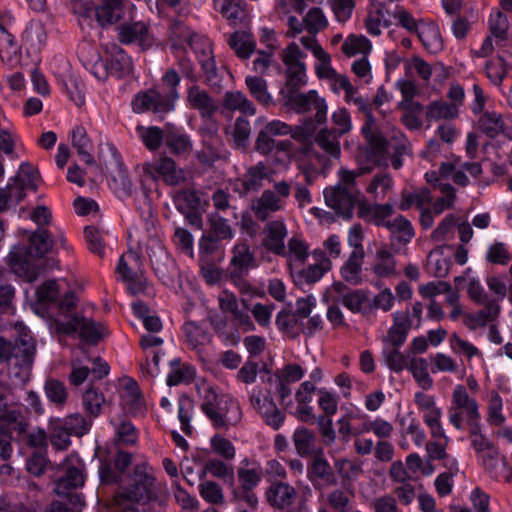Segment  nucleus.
<instances>
[{"instance_id": "36", "label": "nucleus", "mask_w": 512, "mask_h": 512, "mask_svg": "<svg viewBox=\"0 0 512 512\" xmlns=\"http://www.w3.org/2000/svg\"><path fill=\"white\" fill-rule=\"evenodd\" d=\"M371 270L378 278H390L398 275L396 259L386 246L377 249Z\"/></svg>"}, {"instance_id": "18", "label": "nucleus", "mask_w": 512, "mask_h": 512, "mask_svg": "<svg viewBox=\"0 0 512 512\" xmlns=\"http://www.w3.org/2000/svg\"><path fill=\"white\" fill-rule=\"evenodd\" d=\"M132 108L136 113L152 111L162 115L174 109L173 96H163L162 89L154 87L137 93L132 101Z\"/></svg>"}, {"instance_id": "16", "label": "nucleus", "mask_w": 512, "mask_h": 512, "mask_svg": "<svg viewBox=\"0 0 512 512\" xmlns=\"http://www.w3.org/2000/svg\"><path fill=\"white\" fill-rule=\"evenodd\" d=\"M291 187L286 181L274 184V190H265L261 196L253 202L252 209L260 220L267 219L272 213L280 211L285 205V200L290 195Z\"/></svg>"}, {"instance_id": "64", "label": "nucleus", "mask_w": 512, "mask_h": 512, "mask_svg": "<svg viewBox=\"0 0 512 512\" xmlns=\"http://www.w3.org/2000/svg\"><path fill=\"white\" fill-rule=\"evenodd\" d=\"M56 427H65L72 435L83 436L90 430V423L78 413L68 415L65 418H56Z\"/></svg>"}, {"instance_id": "44", "label": "nucleus", "mask_w": 512, "mask_h": 512, "mask_svg": "<svg viewBox=\"0 0 512 512\" xmlns=\"http://www.w3.org/2000/svg\"><path fill=\"white\" fill-rule=\"evenodd\" d=\"M460 111L456 105H452L444 100H435L429 103L425 110L426 118L429 121L446 120L451 121L456 119Z\"/></svg>"}, {"instance_id": "49", "label": "nucleus", "mask_w": 512, "mask_h": 512, "mask_svg": "<svg viewBox=\"0 0 512 512\" xmlns=\"http://www.w3.org/2000/svg\"><path fill=\"white\" fill-rule=\"evenodd\" d=\"M233 273L241 275L251 268L255 267V259L249 248L245 244H237L233 250L231 259Z\"/></svg>"}, {"instance_id": "32", "label": "nucleus", "mask_w": 512, "mask_h": 512, "mask_svg": "<svg viewBox=\"0 0 512 512\" xmlns=\"http://www.w3.org/2000/svg\"><path fill=\"white\" fill-rule=\"evenodd\" d=\"M411 326L408 313L396 311L393 314V324L383 338V345L401 346L405 343Z\"/></svg>"}, {"instance_id": "7", "label": "nucleus", "mask_w": 512, "mask_h": 512, "mask_svg": "<svg viewBox=\"0 0 512 512\" xmlns=\"http://www.w3.org/2000/svg\"><path fill=\"white\" fill-rule=\"evenodd\" d=\"M39 303L44 306L57 305L59 313L56 318L64 319L76 306V297L64 279L44 282L36 291Z\"/></svg>"}, {"instance_id": "29", "label": "nucleus", "mask_w": 512, "mask_h": 512, "mask_svg": "<svg viewBox=\"0 0 512 512\" xmlns=\"http://www.w3.org/2000/svg\"><path fill=\"white\" fill-rule=\"evenodd\" d=\"M120 399L123 408L132 415L144 413L143 400L136 381L131 378L124 379L120 389Z\"/></svg>"}, {"instance_id": "26", "label": "nucleus", "mask_w": 512, "mask_h": 512, "mask_svg": "<svg viewBox=\"0 0 512 512\" xmlns=\"http://www.w3.org/2000/svg\"><path fill=\"white\" fill-rule=\"evenodd\" d=\"M237 478L244 493L252 492L262 481L263 468L258 461L244 458L239 463Z\"/></svg>"}, {"instance_id": "31", "label": "nucleus", "mask_w": 512, "mask_h": 512, "mask_svg": "<svg viewBox=\"0 0 512 512\" xmlns=\"http://www.w3.org/2000/svg\"><path fill=\"white\" fill-rule=\"evenodd\" d=\"M218 302L221 311L232 315L246 331L254 328L248 313L245 310L240 309L239 301L232 292H229L228 290L220 292Z\"/></svg>"}, {"instance_id": "46", "label": "nucleus", "mask_w": 512, "mask_h": 512, "mask_svg": "<svg viewBox=\"0 0 512 512\" xmlns=\"http://www.w3.org/2000/svg\"><path fill=\"white\" fill-rule=\"evenodd\" d=\"M394 213V205L392 203L373 204L361 207V215L367 220L375 223L377 226H384L392 220L389 218Z\"/></svg>"}, {"instance_id": "13", "label": "nucleus", "mask_w": 512, "mask_h": 512, "mask_svg": "<svg viewBox=\"0 0 512 512\" xmlns=\"http://www.w3.org/2000/svg\"><path fill=\"white\" fill-rule=\"evenodd\" d=\"M267 502L274 509L284 512H312L303 500L296 503V489L285 482L274 481L265 492Z\"/></svg>"}, {"instance_id": "63", "label": "nucleus", "mask_w": 512, "mask_h": 512, "mask_svg": "<svg viewBox=\"0 0 512 512\" xmlns=\"http://www.w3.org/2000/svg\"><path fill=\"white\" fill-rule=\"evenodd\" d=\"M486 421L491 426L497 427L502 426L506 421L503 414V400L496 391H492L488 396Z\"/></svg>"}, {"instance_id": "59", "label": "nucleus", "mask_w": 512, "mask_h": 512, "mask_svg": "<svg viewBox=\"0 0 512 512\" xmlns=\"http://www.w3.org/2000/svg\"><path fill=\"white\" fill-rule=\"evenodd\" d=\"M432 201L431 192L426 188H421L413 192H405L402 194L401 201L399 203V209L406 211L411 207L415 206L420 210L429 205Z\"/></svg>"}, {"instance_id": "27", "label": "nucleus", "mask_w": 512, "mask_h": 512, "mask_svg": "<svg viewBox=\"0 0 512 512\" xmlns=\"http://www.w3.org/2000/svg\"><path fill=\"white\" fill-rule=\"evenodd\" d=\"M106 62L111 75L121 78L131 73L133 69L132 58L117 44L105 47Z\"/></svg>"}, {"instance_id": "10", "label": "nucleus", "mask_w": 512, "mask_h": 512, "mask_svg": "<svg viewBox=\"0 0 512 512\" xmlns=\"http://www.w3.org/2000/svg\"><path fill=\"white\" fill-rule=\"evenodd\" d=\"M272 389L274 386H270L267 376L262 375L259 385L254 387L250 393V403L269 426L279 429L284 421V416L271 398Z\"/></svg>"}, {"instance_id": "23", "label": "nucleus", "mask_w": 512, "mask_h": 512, "mask_svg": "<svg viewBox=\"0 0 512 512\" xmlns=\"http://www.w3.org/2000/svg\"><path fill=\"white\" fill-rule=\"evenodd\" d=\"M441 176L446 179H452L456 184L466 186L469 184L470 175L473 178L478 177L482 168L479 163L462 162L460 159L442 163L440 167Z\"/></svg>"}, {"instance_id": "42", "label": "nucleus", "mask_w": 512, "mask_h": 512, "mask_svg": "<svg viewBox=\"0 0 512 512\" xmlns=\"http://www.w3.org/2000/svg\"><path fill=\"white\" fill-rule=\"evenodd\" d=\"M268 161L275 172L286 171L292 162V142L280 140L275 144Z\"/></svg>"}, {"instance_id": "4", "label": "nucleus", "mask_w": 512, "mask_h": 512, "mask_svg": "<svg viewBox=\"0 0 512 512\" xmlns=\"http://www.w3.org/2000/svg\"><path fill=\"white\" fill-rule=\"evenodd\" d=\"M360 175L359 170L340 169L338 172L339 182L333 187L326 188L323 192L326 205L337 214L350 217L360 195L356 184V179Z\"/></svg>"}, {"instance_id": "37", "label": "nucleus", "mask_w": 512, "mask_h": 512, "mask_svg": "<svg viewBox=\"0 0 512 512\" xmlns=\"http://www.w3.org/2000/svg\"><path fill=\"white\" fill-rule=\"evenodd\" d=\"M287 236V229L282 221L276 220L268 223L264 230V245L276 254L285 253L284 240Z\"/></svg>"}, {"instance_id": "53", "label": "nucleus", "mask_w": 512, "mask_h": 512, "mask_svg": "<svg viewBox=\"0 0 512 512\" xmlns=\"http://www.w3.org/2000/svg\"><path fill=\"white\" fill-rule=\"evenodd\" d=\"M489 31L496 43L502 45L508 39L509 21L501 11L490 13L488 19Z\"/></svg>"}, {"instance_id": "9", "label": "nucleus", "mask_w": 512, "mask_h": 512, "mask_svg": "<svg viewBox=\"0 0 512 512\" xmlns=\"http://www.w3.org/2000/svg\"><path fill=\"white\" fill-rule=\"evenodd\" d=\"M373 125L374 118L368 113L366 123L362 127V133L375 155L388 157L395 154L399 157L407 153L408 142L402 133H396L390 140H387L381 134L373 132Z\"/></svg>"}, {"instance_id": "5", "label": "nucleus", "mask_w": 512, "mask_h": 512, "mask_svg": "<svg viewBox=\"0 0 512 512\" xmlns=\"http://www.w3.org/2000/svg\"><path fill=\"white\" fill-rule=\"evenodd\" d=\"M315 130L316 128L311 120L305 121L295 127H291L280 120H272L258 133L255 149L260 154H269L274 149L275 144H277L273 139V137L276 136L290 135L296 141L306 143L313 137Z\"/></svg>"}, {"instance_id": "15", "label": "nucleus", "mask_w": 512, "mask_h": 512, "mask_svg": "<svg viewBox=\"0 0 512 512\" xmlns=\"http://www.w3.org/2000/svg\"><path fill=\"white\" fill-rule=\"evenodd\" d=\"M117 30L121 43L135 44L141 50H150L164 45V40L159 37L157 32L141 21L123 24Z\"/></svg>"}, {"instance_id": "39", "label": "nucleus", "mask_w": 512, "mask_h": 512, "mask_svg": "<svg viewBox=\"0 0 512 512\" xmlns=\"http://www.w3.org/2000/svg\"><path fill=\"white\" fill-rule=\"evenodd\" d=\"M480 128L490 137H496L503 133L512 134V122L503 120L502 116L496 112H486L479 120Z\"/></svg>"}, {"instance_id": "24", "label": "nucleus", "mask_w": 512, "mask_h": 512, "mask_svg": "<svg viewBox=\"0 0 512 512\" xmlns=\"http://www.w3.org/2000/svg\"><path fill=\"white\" fill-rule=\"evenodd\" d=\"M300 42L302 46L309 50L315 58L314 70L316 76L320 80H324L327 77L334 75L336 70L333 68L332 58L330 54L318 43L316 38L301 37Z\"/></svg>"}, {"instance_id": "6", "label": "nucleus", "mask_w": 512, "mask_h": 512, "mask_svg": "<svg viewBox=\"0 0 512 512\" xmlns=\"http://www.w3.org/2000/svg\"><path fill=\"white\" fill-rule=\"evenodd\" d=\"M39 178V172L32 164L22 162L17 174L0 189V211L16 207L29 192L35 191Z\"/></svg>"}, {"instance_id": "20", "label": "nucleus", "mask_w": 512, "mask_h": 512, "mask_svg": "<svg viewBox=\"0 0 512 512\" xmlns=\"http://www.w3.org/2000/svg\"><path fill=\"white\" fill-rule=\"evenodd\" d=\"M65 475L61 477L55 486V493L66 495L70 489L83 486L85 481L84 463L76 454L67 456L64 462Z\"/></svg>"}, {"instance_id": "57", "label": "nucleus", "mask_w": 512, "mask_h": 512, "mask_svg": "<svg viewBox=\"0 0 512 512\" xmlns=\"http://www.w3.org/2000/svg\"><path fill=\"white\" fill-rule=\"evenodd\" d=\"M284 254L292 272L300 268L308 257V246L299 238H291L288 243V251H285Z\"/></svg>"}, {"instance_id": "61", "label": "nucleus", "mask_w": 512, "mask_h": 512, "mask_svg": "<svg viewBox=\"0 0 512 512\" xmlns=\"http://www.w3.org/2000/svg\"><path fill=\"white\" fill-rule=\"evenodd\" d=\"M72 145L77 150L81 160L86 164H93L94 159L90 153L91 143L86 130L81 127H75L71 132Z\"/></svg>"}, {"instance_id": "1", "label": "nucleus", "mask_w": 512, "mask_h": 512, "mask_svg": "<svg viewBox=\"0 0 512 512\" xmlns=\"http://www.w3.org/2000/svg\"><path fill=\"white\" fill-rule=\"evenodd\" d=\"M160 487L153 475L138 467L130 478L129 485L121 488L114 499L122 512H151L159 499Z\"/></svg>"}, {"instance_id": "30", "label": "nucleus", "mask_w": 512, "mask_h": 512, "mask_svg": "<svg viewBox=\"0 0 512 512\" xmlns=\"http://www.w3.org/2000/svg\"><path fill=\"white\" fill-rule=\"evenodd\" d=\"M485 472L495 481L510 482L512 479V469L509 467L505 458L500 455L498 449L484 459L479 461Z\"/></svg>"}, {"instance_id": "33", "label": "nucleus", "mask_w": 512, "mask_h": 512, "mask_svg": "<svg viewBox=\"0 0 512 512\" xmlns=\"http://www.w3.org/2000/svg\"><path fill=\"white\" fill-rule=\"evenodd\" d=\"M452 406L461 410L468 420V424L477 423L480 418L479 406L474 398L468 395L466 388L457 385L452 394Z\"/></svg>"}, {"instance_id": "60", "label": "nucleus", "mask_w": 512, "mask_h": 512, "mask_svg": "<svg viewBox=\"0 0 512 512\" xmlns=\"http://www.w3.org/2000/svg\"><path fill=\"white\" fill-rule=\"evenodd\" d=\"M224 106L248 116L256 113L253 103L240 91L227 92L224 97Z\"/></svg>"}, {"instance_id": "17", "label": "nucleus", "mask_w": 512, "mask_h": 512, "mask_svg": "<svg viewBox=\"0 0 512 512\" xmlns=\"http://www.w3.org/2000/svg\"><path fill=\"white\" fill-rule=\"evenodd\" d=\"M281 59L286 68L287 85L299 88L307 83L305 54L295 43H290L281 54Z\"/></svg>"}, {"instance_id": "25", "label": "nucleus", "mask_w": 512, "mask_h": 512, "mask_svg": "<svg viewBox=\"0 0 512 512\" xmlns=\"http://www.w3.org/2000/svg\"><path fill=\"white\" fill-rule=\"evenodd\" d=\"M307 477L316 489H324L337 483L335 474L323 455L313 457L307 468Z\"/></svg>"}, {"instance_id": "51", "label": "nucleus", "mask_w": 512, "mask_h": 512, "mask_svg": "<svg viewBox=\"0 0 512 512\" xmlns=\"http://www.w3.org/2000/svg\"><path fill=\"white\" fill-rule=\"evenodd\" d=\"M47 33L41 22H31L24 32L25 45L32 52H39L46 44Z\"/></svg>"}, {"instance_id": "22", "label": "nucleus", "mask_w": 512, "mask_h": 512, "mask_svg": "<svg viewBox=\"0 0 512 512\" xmlns=\"http://www.w3.org/2000/svg\"><path fill=\"white\" fill-rule=\"evenodd\" d=\"M305 372L306 370L299 364L289 363L282 368L280 375L267 373L266 376L270 386H274L275 392L284 401L291 394L288 385L301 380Z\"/></svg>"}, {"instance_id": "19", "label": "nucleus", "mask_w": 512, "mask_h": 512, "mask_svg": "<svg viewBox=\"0 0 512 512\" xmlns=\"http://www.w3.org/2000/svg\"><path fill=\"white\" fill-rule=\"evenodd\" d=\"M144 172L151 178L162 179L168 185H179L185 179V173L175 162L167 157L154 159L144 165Z\"/></svg>"}, {"instance_id": "35", "label": "nucleus", "mask_w": 512, "mask_h": 512, "mask_svg": "<svg viewBox=\"0 0 512 512\" xmlns=\"http://www.w3.org/2000/svg\"><path fill=\"white\" fill-rule=\"evenodd\" d=\"M269 175L270 173L266 165L263 162H259L250 167L244 177L238 180L235 190L241 195L256 191L262 186L263 180L268 178Z\"/></svg>"}, {"instance_id": "28", "label": "nucleus", "mask_w": 512, "mask_h": 512, "mask_svg": "<svg viewBox=\"0 0 512 512\" xmlns=\"http://www.w3.org/2000/svg\"><path fill=\"white\" fill-rule=\"evenodd\" d=\"M126 8L132 13L136 7L127 0H103L102 4L96 8L95 14L101 25H110L122 19Z\"/></svg>"}, {"instance_id": "14", "label": "nucleus", "mask_w": 512, "mask_h": 512, "mask_svg": "<svg viewBox=\"0 0 512 512\" xmlns=\"http://www.w3.org/2000/svg\"><path fill=\"white\" fill-rule=\"evenodd\" d=\"M175 29L179 34L173 30L172 36L178 37L181 40H188L190 47L194 50L196 57L205 73L206 79L213 82L216 77V64L211 47V42L207 38H202L196 34L192 35L190 31L183 25H176Z\"/></svg>"}, {"instance_id": "3", "label": "nucleus", "mask_w": 512, "mask_h": 512, "mask_svg": "<svg viewBox=\"0 0 512 512\" xmlns=\"http://www.w3.org/2000/svg\"><path fill=\"white\" fill-rule=\"evenodd\" d=\"M204 398L200 409L216 429H229L242 419L239 402L231 395L218 398L211 387L204 388Z\"/></svg>"}, {"instance_id": "48", "label": "nucleus", "mask_w": 512, "mask_h": 512, "mask_svg": "<svg viewBox=\"0 0 512 512\" xmlns=\"http://www.w3.org/2000/svg\"><path fill=\"white\" fill-rule=\"evenodd\" d=\"M406 369L423 390L433 387L434 381L428 372V363L424 358L412 356Z\"/></svg>"}, {"instance_id": "50", "label": "nucleus", "mask_w": 512, "mask_h": 512, "mask_svg": "<svg viewBox=\"0 0 512 512\" xmlns=\"http://www.w3.org/2000/svg\"><path fill=\"white\" fill-rule=\"evenodd\" d=\"M364 256L359 252H351L349 258L341 267V275L343 279L353 285L362 282V264Z\"/></svg>"}, {"instance_id": "41", "label": "nucleus", "mask_w": 512, "mask_h": 512, "mask_svg": "<svg viewBox=\"0 0 512 512\" xmlns=\"http://www.w3.org/2000/svg\"><path fill=\"white\" fill-rule=\"evenodd\" d=\"M480 304L484 305L482 310L468 315L467 324L470 329L483 327L488 323L495 321L500 314L501 306L498 301H489Z\"/></svg>"}, {"instance_id": "45", "label": "nucleus", "mask_w": 512, "mask_h": 512, "mask_svg": "<svg viewBox=\"0 0 512 512\" xmlns=\"http://www.w3.org/2000/svg\"><path fill=\"white\" fill-rule=\"evenodd\" d=\"M400 346L383 345L382 358L384 364L393 372H402L408 367L413 356L411 353L404 354L399 350Z\"/></svg>"}, {"instance_id": "58", "label": "nucleus", "mask_w": 512, "mask_h": 512, "mask_svg": "<svg viewBox=\"0 0 512 512\" xmlns=\"http://www.w3.org/2000/svg\"><path fill=\"white\" fill-rule=\"evenodd\" d=\"M196 371L193 366L181 364L180 360L171 362V371L167 375V384L177 386L182 383H190L195 377Z\"/></svg>"}, {"instance_id": "47", "label": "nucleus", "mask_w": 512, "mask_h": 512, "mask_svg": "<svg viewBox=\"0 0 512 512\" xmlns=\"http://www.w3.org/2000/svg\"><path fill=\"white\" fill-rule=\"evenodd\" d=\"M341 50L348 57H367L372 51V43L364 35L351 34L343 41Z\"/></svg>"}, {"instance_id": "55", "label": "nucleus", "mask_w": 512, "mask_h": 512, "mask_svg": "<svg viewBox=\"0 0 512 512\" xmlns=\"http://www.w3.org/2000/svg\"><path fill=\"white\" fill-rule=\"evenodd\" d=\"M188 101L190 105L198 109L203 116H210L216 109L214 101L197 86H192L188 90Z\"/></svg>"}, {"instance_id": "43", "label": "nucleus", "mask_w": 512, "mask_h": 512, "mask_svg": "<svg viewBox=\"0 0 512 512\" xmlns=\"http://www.w3.org/2000/svg\"><path fill=\"white\" fill-rule=\"evenodd\" d=\"M470 426L469 438L478 462L498 449L482 432L479 423Z\"/></svg>"}, {"instance_id": "56", "label": "nucleus", "mask_w": 512, "mask_h": 512, "mask_svg": "<svg viewBox=\"0 0 512 512\" xmlns=\"http://www.w3.org/2000/svg\"><path fill=\"white\" fill-rule=\"evenodd\" d=\"M187 343L195 350L201 349L210 342V334L196 322H187L183 326Z\"/></svg>"}, {"instance_id": "11", "label": "nucleus", "mask_w": 512, "mask_h": 512, "mask_svg": "<svg viewBox=\"0 0 512 512\" xmlns=\"http://www.w3.org/2000/svg\"><path fill=\"white\" fill-rule=\"evenodd\" d=\"M334 131H321L316 137L318 146L330 157L339 158L340 142L339 137L352 129L350 114L345 108H338L331 115Z\"/></svg>"}, {"instance_id": "21", "label": "nucleus", "mask_w": 512, "mask_h": 512, "mask_svg": "<svg viewBox=\"0 0 512 512\" xmlns=\"http://www.w3.org/2000/svg\"><path fill=\"white\" fill-rule=\"evenodd\" d=\"M312 257L315 261L314 264L309 265L307 268L300 267L291 272L296 284L316 283L331 269V260L324 251L314 250Z\"/></svg>"}, {"instance_id": "40", "label": "nucleus", "mask_w": 512, "mask_h": 512, "mask_svg": "<svg viewBox=\"0 0 512 512\" xmlns=\"http://www.w3.org/2000/svg\"><path fill=\"white\" fill-rule=\"evenodd\" d=\"M419 40L423 47L430 53H438L443 49V40L438 25L433 22L422 23L418 28Z\"/></svg>"}, {"instance_id": "62", "label": "nucleus", "mask_w": 512, "mask_h": 512, "mask_svg": "<svg viewBox=\"0 0 512 512\" xmlns=\"http://www.w3.org/2000/svg\"><path fill=\"white\" fill-rule=\"evenodd\" d=\"M245 83L250 94L256 101L265 106L272 104L273 97L268 92L266 80L258 76H247Z\"/></svg>"}, {"instance_id": "8", "label": "nucleus", "mask_w": 512, "mask_h": 512, "mask_svg": "<svg viewBox=\"0 0 512 512\" xmlns=\"http://www.w3.org/2000/svg\"><path fill=\"white\" fill-rule=\"evenodd\" d=\"M57 329L66 335H77L83 342L96 344L107 333V329L100 323L80 317L73 311L64 319L55 318Z\"/></svg>"}, {"instance_id": "34", "label": "nucleus", "mask_w": 512, "mask_h": 512, "mask_svg": "<svg viewBox=\"0 0 512 512\" xmlns=\"http://www.w3.org/2000/svg\"><path fill=\"white\" fill-rule=\"evenodd\" d=\"M389 17L390 11L383 2H373L365 19V28L368 34L380 36L382 29L390 24Z\"/></svg>"}, {"instance_id": "2", "label": "nucleus", "mask_w": 512, "mask_h": 512, "mask_svg": "<svg viewBox=\"0 0 512 512\" xmlns=\"http://www.w3.org/2000/svg\"><path fill=\"white\" fill-rule=\"evenodd\" d=\"M28 239L29 247L15 245L11 249L8 259L11 270L16 276L33 282L37 279L38 273L31 264V258L46 255L51 250L53 241L44 229L31 232Z\"/></svg>"}, {"instance_id": "12", "label": "nucleus", "mask_w": 512, "mask_h": 512, "mask_svg": "<svg viewBox=\"0 0 512 512\" xmlns=\"http://www.w3.org/2000/svg\"><path fill=\"white\" fill-rule=\"evenodd\" d=\"M281 94L284 104L290 109L297 113H306L314 109L316 121L319 124H323L326 121L328 105L317 90L312 89L306 93L282 90Z\"/></svg>"}, {"instance_id": "38", "label": "nucleus", "mask_w": 512, "mask_h": 512, "mask_svg": "<svg viewBox=\"0 0 512 512\" xmlns=\"http://www.w3.org/2000/svg\"><path fill=\"white\" fill-rule=\"evenodd\" d=\"M135 261L137 262L138 256L136 253L132 251H128L126 254H123L116 266V272L119 275V277L126 281L127 288L132 294L140 293L145 288V281L142 279H139L137 281L134 280L133 273L128 268V262L127 261Z\"/></svg>"}, {"instance_id": "52", "label": "nucleus", "mask_w": 512, "mask_h": 512, "mask_svg": "<svg viewBox=\"0 0 512 512\" xmlns=\"http://www.w3.org/2000/svg\"><path fill=\"white\" fill-rule=\"evenodd\" d=\"M229 44L241 59H248L255 50V41L249 32H235L230 36Z\"/></svg>"}, {"instance_id": "54", "label": "nucleus", "mask_w": 512, "mask_h": 512, "mask_svg": "<svg viewBox=\"0 0 512 512\" xmlns=\"http://www.w3.org/2000/svg\"><path fill=\"white\" fill-rule=\"evenodd\" d=\"M406 76L413 78L418 76L423 81H429L434 71L440 68V66L432 67L429 63L424 61L419 56H413L412 58L404 62Z\"/></svg>"}]
</instances>
